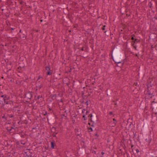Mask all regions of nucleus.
Returning <instances> with one entry per match:
<instances>
[{"mask_svg":"<svg viewBox=\"0 0 157 157\" xmlns=\"http://www.w3.org/2000/svg\"><path fill=\"white\" fill-rule=\"evenodd\" d=\"M85 104H86V105L87 106L88 104V101H87L85 102Z\"/></svg>","mask_w":157,"mask_h":157,"instance_id":"nucleus-30","label":"nucleus"},{"mask_svg":"<svg viewBox=\"0 0 157 157\" xmlns=\"http://www.w3.org/2000/svg\"><path fill=\"white\" fill-rule=\"evenodd\" d=\"M140 40H139L136 38V39H135L134 40L132 41V43L134 44H135L137 43L138 42H140Z\"/></svg>","mask_w":157,"mask_h":157,"instance_id":"nucleus-8","label":"nucleus"},{"mask_svg":"<svg viewBox=\"0 0 157 157\" xmlns=\"http://www.w3.org/2000/svg\"><path fill=\"white\" fill-rule=\"evenodd\" d=\"M55 145V144L54 142H52L51 143V148L53 149L54 148V147Z\"/></svg>","mask_w":157,"mask_h":157,"instance_id":"nucleus-10","label":"nucleus"},{"mask_svg":"<svg viewBox=\"0 0 157 157\" xmlns=\"http://www.w3.org/2000/svg\"><path fill=\"white\" fill-rule=\"evenodd\" d=\"M49 118H52V119H53V117H49Z\"/></svg>","mask_w":157,"mask_h":157,"instance_id":"nucleus-54","label":"nucleus"},{"mask_svg":"<svg viewBox=\"0 0 157 157\" xmlns=\"http://www.w3.org/2000/svg\"><path fill=\"white\" fill-rule=\"evenodd\" d=\"M20 137H21V138H24V135H21L20 136H17V138H20Z\"/></svg>","mask_w":157,"mask_h":157,"instance_id":"nucleus-23","label":"nucleus"},{"mask_svg":"<svg viewBox=\"0 0 157 157\" xmlns=\"http://www.w3.org/2000/svg\"><path fill=\"white\" fill-rule=\"evenodd\" d=\"M19 32H20V33H21V30H20L19 31Z\"/></svg>","mask_w":157,"mask_h":157,"instance_id":"nucleus-64","label":"nucleus"},{"mask_svg":"<svg viewBox=\"0 0 157 157\" xmlns=\"http://www.w3.org/2000/svg\"><path fill=\"white\" fill-rule=\"evenodd\" d=\"M135 56H136L137 57H138V55H137V54H135Z\"/></svg>","mask_w":157,"mask_h":157,"instance_id":"nucleus-51","label":"nucleus"},{"mask_svg":"<svg viewBox=\"0 0 157 157\" xmlns=\"http://www.w3.org/2000/svg\"><path fill=\"white\" fill-rule=\"evenodd\" d=\"M110 55L111 56L113 60L115 63H122L123 56L120 52V48L119 47L115 48Z\"/></svg>","mask_w":157,"mask_h":157,"instance_id":"nucleus-1","label":"nucleus"},{"mask_svg":"<svg viewBox=\"0 0 157 157\" xmlns=\"http://www.w3.org/2000/svg\"><path fill=\"white\" fill-rule=\"evenodd\" d=\"M132 46L133 47V48L135 49V50H137L136 46L134 44L132 43Z\"/></svg>","mask_w":157,"mask_h":157,"instance_id":"nucleus-19","label":"nucleus"},{"mask_svg":"<svg viewBox=\"0 0 157 157\" xmlns=\"http://www.w3.org/2000/svg\"><path fill=\"white\" fill-rule=\"evenodd\" d=\"M46 118L44 117L42 119V120L43 121H46Z\"/></svg>","mask_w":157,"mask_h":157,"instance_id":"nucleus-31","label":"nucleus"},{"mask_svg":"<svg viewBox=\"0 0 157 157\" xmlns=\"http://www.w3.org/2000/svg\"><path fill=\"white\" fill-rule=\"evenodd\" d=\"M10 97L8 95L7 97H5V98L3 99L4 105H11V103L10 102H11L12 103V105H13V101L12 100H10Z\"/></svg>","mask_w":157,"mask_h":157,"instance_id":"nucleus-3","label":"nucleus"},{"mask_svg":"<svg viewBox=\"0 0 157 157\" xmlns=\"http://www.w3.org/2000/svg\"><path fill=\"white\" fill-rule=\"evenodd\" d=\"M113 121H116V119H115V118H113Z\"/></svg>","mask_w":157,"mask_h":157,"instance_id":"nucleus-45","label":"nucleus"},{"mask_svg":"<svg viewBox=\"0 0 157 157\" xmlns=\"http://www.w3.org/2000/svg\"><path fill=\"white\" fill-rule=\"evenodd\" d=\"M33 95L31 92H29L25 95V97L27 98L29 100H31Z\"/></svg>","mask_w":157,"mask_h":157,"instance_id":"nucleus-4","label":"nucleus"},{"mask_svg":"<svg viewBox=\"0 0 157 157\" xmlns=\"http://www.w3.org/2000/svg\"><path fill=\"white\" fill-rule=\"evenodd\" d=\"M93 123H94L93 122V123H92V124H90V123H88V124L90 125H91V126L93 127L94 126V124Z\"/></svg>","mask_w":157,"mask_h":157,"instance_id":"nucleus-27","label":"nucleus"},{"mask_svg":"<svg viewBox=\"0 0 157 157\" xmlns=\"http://www.w3.org/2000/svg\"><path fill=\"white\" fill-rule=\"evenodd\" d=\"M2 118L4 119L5 120V121H6L8 119V117L7 116H6L5 115H4L2 117Z\"/></svg>","mask_w":157,"mask_h":157,"instance_id":"nucleus-16","label":"nucleus"},{"mask_svg":"<svg viewBox=\"0 0 157 157\" xmlns=\"http://www.w3.org/2000/svg\"><path fill=\"white\" fill-rule=\"evenodd\" d=\"M21 144H23V145H25L26 144V142L24 140H21Z\"/></svg>","mask_w":157,"mask_h":157,"instance_id":"nucleus-17","label":"nucleus"},{"mask_svg":"<svg viewBox=\"0 0 157 157\" xmlns=\"http://www.w3.org/2000/svg\"><path fill=\"white\" fill-rule=\"evenodd\" d=\"M51 96H52V98L53 100H54V99H56V94L51 95Z\"/></svg>","mask_w":157,"mask_h":157,"instance_id":"nucleus-15","label":"nucleus"},{"mask_svg":"<svg viewBox=\"0 0 157 157\" xmlns=\"http://www.w3.org/2000/svg\"><path fill=\"white\" fill-rule=\"evenodd\" d=\"M10 70H11V69H9V70H8V71H7V72H8V71H10Z\"/></svg>","mask_w":157,"mask_h":157,"instance_id":"nucleus-61","label":"nucleus"},{"mask_svg":"<svg viewBox=\"0 0 157 157\" xmlns=\"http://www.w3.org/2000/svg\"><path fill=\"white\" fill-rule=\"evenodd\" d=\"M89 130H90V131H89V132H90V131H93V129L92 128L90 127L89 128H88Z\"/></svg>","mask_w":157,"mask_h":157,"instance_id":"nucleus-26","label":"nucleus"},{"mask_svg":"<svg viewBox=\"0 0 157 157\" xmlns=\"http://www.w3.org/2000/svg\"><path fill=\"white\" fill-rule=\"evenodd\" d=\"M149 4H151V5H150V8H151V5H152V4H151V2H150L149 3Z\"/></svg>","mask_w":157,"mask_h":157,"instance_id":"nucleus-46","label":"nucleus"},{"mask_svg":"<svg viewBox=\"0 0 157 157\" xmlns=\"http://www.w3.org/2000/svg\"><path fill=\"white\" fill-rule=\"evenodd\" d=\"M45 69L47 71V75H52V73L50 71V67H46L45 68Z\"/></svg>","mask_w":157,"mask_h":157,"instance_id":"nucleus-6","label":"nucleus"},{"mask_svg":"<svg viewBox=\"0 0 157 157\" xmlns=\"http://www.w3.org/2000/svg\"><path fill=\"white\" fill-rule=\"evenodd\" d=\"M33 31H35L36 32H38L39 31V30H34Z\"/></svg>","mask_w":157,"mask_h":157,"instance_id":"nucleus-39","label":"nucleus"},{"mask_svg":"<svg viewBox=\"0 0 157 157\" xmlns=\"http://www.w3.org/2000/svg\"><path fill=\"white\" fill-rule=\"evenodd\" d=\"M105 153L103 152V151L101 152V154L103 155Z\"/></svg>","mask_w":157,"mask_h":157,"instance_id":"nucleus-47","label":"nucleus"},{"mask_svg":"<svg viewBox=\"0 0 157 157\" xmlns=\"http://www.w3.org/2000/svg\"><path fill=\"white\" fill-rule=\"evenodd\" d=\"M126 16L128 17H129L130 16V14H128L127 13L126 14Z\"/></svg>","mask_w":157,"mask_h":157,"instance_id":"nucleus-44","label":"nucleus"},{"mask_svg":"<svg viewBox=\"0 0 157 157\" xmlns=\"http://www.w3.org/2000/svg\"><path fill=\"white\" fill-rule=\"evenodd\" d=\"M36 128H32V129H36Z\"/></svg>","mask_w":157,"mask_h":157,"instance_id":"nucleus-55","label":"nucleus"},{"mask_svg":"<svg viewBox=\"0 0 157 157\" xmlns=\"http://www.w3.org/2000/svg\"><path fill=\"white\" fill-rule=\"evenodd\" d=\"M86 111V110L85 109H83L82 111V113H84L85 111Z\"/></svg>","mask_w":157,"mask_h":157,"instance_id":"nucleus-34","label":"nucleus"},{"mask_svg":"<svg viewBox=\"0 0 157 157\" xmlns=\"http://www.w3.org/2000/svg\"><path fill=\"white\" fill-rule=\"evenodd\" d=\"M147 94L149 95L151 98H152V96H154V95H153V93H151L149 91H147Z\"/></svg>","mask_w":157,"mask_h":157,"instance_id":"nucleus-9","label":"nucleus"},{"mask_svg":"<svg viewBox=\"0 0 157 157\" xmlns=\"http://www.w3.org/2000/svg\"><path fill=\"white\" fill-rule=\"evenodd\" d=\"M124 61H123V62L122 63V64L123 65L124 64Z\"/></svg>","mask_w":157,"mask_h":157,"instance_id":"nucleus-62","label":"nucleus"},{"mask_svg":"<svg viewBox=\"0 0 157 157\" xmlns=\"http://www.w3.org/2000/svg\"><path fill=\"white\" fill-rule=\"evenodd\" d=\"M8 95H6V94H4L3 95H2L1 96V97L3 98V99H4V98H5L6 97H7Z\"/></svg>","mask_w":157,"mask_h":157,"instance_id":"nucleus-21","label":"nucleus"},{"mask_svg":"<svg viewBox=\"0 0 157 157\" xmlns=\"http://www.w3.org/2000/svg\"><path fill=\"white\" fill-rule=\"evenodd\" d=\"M12 109L15 112H17L20 111V108H19V106L18 105L14 106L13 108Z\"/></svg>","mask_w":157,"mask_h":157,"instance_id":"nucleus-7","label":"nucleus"},{"mask_svg":"<svg viewBox=\"0 0 157 157\" xmlns=\"http://www.w3.org/2000/svg\"><path fill=\"white\" fill-rule=\"evenodd\" d=\"M21 68V67H19L18 68V69L19 70V69H20Z\"/></svg>","mask_w":157,"mask_h":157,"instance_id":"nucleus-57","label":"nucleus"},{"mask_svg":"<svg viewBox=\"0 0 157 157\" xmlns=\"http://www.w3.org/2000/svg\"><path fill=\"white\" fill-rule=\"evenodd\" d=\"M114 105H117V103H114Z\"/></svg>","mask_w":157,"mask_h":157,"instance_id":"nucleus-56","label":"nucleus"},{"mask_svg":"<svg viewBox=\"0 0 157 157\" xmlns=\"http://www.w3.org/2000/svg\"><path fill=\"white\" fill-rule=\"evenodd\" d=\"M50 122H51V123H53V121H52V120H50Z\"/></svg>","mask_w":157,"mask_h":157,"instance_id":"nucleus-53","label":"nucleus"},{"mask_svg":"<svg viewBox=\"0 0 157 157\" xmlns=\"http://www.w3.org/2000/svg\"><path fill=\"white\" fill-rule=\"evenodd\" d=\"M151 142V140H150L149 141V143H150V142Z\"/></svg>","mask_w":157,"mask_h":157,"instance_id":"nucleus-63","label":"nucleus"},{"mask_svg":"<svg viewBox=\"0 0 157 157\" xmlns=\"http://www.w3.org/2000/svg\"><path fill=\"white\" fill-rule=\"evenodd\" d=\"M94 135L96 136L97 137H98L99 136V135L97 133H95Z\"/></svg>","mask_w":157,"mask_h":157,"instance_id":"nucleus-32","label":"nucleus"},{"mask_svg":"<svg viewBox=\"0 0 157 157\" xmlns=\"http://www.w3.org/2000/svg\"><path fill=\"white\" fill-rule=\"evenodd\" d=\"M60 102H62V103H63V100L62 99H61L60 101Z\"/></svg>","mask_w":157,"mask_h":157,"instance_id":"nucleus-41","label":"nucleus"},{"mask_svg":"<svg viewBox=\"0 0 157 157\" xmlns=\"http://www.w3.org/2000/svg\"><path fill=\"white\" fill-rule=\"evenodd\" d=\"M134 85H135L136 86H139L140 85V83H138L137 82H135L134 84Z\"/></svg>","mask_w":157,"mask_h":157,"instance_id":"nucleus-20","label":"nucleus"},{"mask_svg":"<svg viewBox=\"0 0 157 157\" xmlns=\"http://www.w3.org/2000/svg\"><path fill=\"white\" fill-rule=\"evenodd\" d=\"M5 105H4V104H3V101L0 99V107H2Z\"/></svg>","mask_w":157,"mask_h":157,"instance_id":"nucleus-12","label":"nucleus"},{"mask_svg":"<svg viewBox=\"0 0 157 157\" xmlns=\"http://www.w3.org/2000/svg\"><path fill=\"white\" fill-rule=\"evenodd\" d=\"M26 37V36H23V39H25V38Z\"/></svg>","mask_w":157,"mask_h":157,"instance_id":"nucleus-50","label":"nucleus"},{"mask_svg":"<svg viewBox=\"0 0 157 157\" xmlns=\"http://www.w3.org/2000/svg\"><path fill=\"white\" fill-rule=\"evenodd\" d=\"M49 110L50 111H51V110H52V109H51V108H49Z\"/></svg>","mask_w":157,"mask_h":157,"instance_id":"nucleus-48","label":"nucleus"},{"mask_svg":"<svg viewBox=\"0 0 157 157\" xmlns=\"http://www.w3.org/2000/svg\"><path fill=\"white\" fill-rule=\"evenodd\" d=\"M42 86L41 85H38V86H36V87L38 89H41V88H42Z\"/></svg>","mask_w":157,"mask_h":157,"instance_id":"nucleus-18","label":"nucleus"},{"mask_svg":"<svg viewBox=\"0 0 157 157\" xmlns=\"http://www.w3.org/2000/svg\"><path fill=\"white\" fill-rule=\"evenodd\" d=\"M14 29L13 28H11V30H13Z\"/></svg>","mask_w":157,"mask_h":157,"instance_id":"nucleus-49","label":"nucleus"},{"mask_svg":"<svg viewBox=\"0 0 157 157\" xmlns=\"http://www.w3.org/2000/svg\"><path fill=\"white\" fill-rule=\"evenodd\" d=\"M16 128L13 127H7V130L9 131L10 133H13L15 131Z\"/></svg>","mask_w":157,"mask_h":157,"instance_id":"nucleus-5","label":"nucleus"},{"mask_svg":"<svg viewBox=\"0 0 157 157\" xmlns=\"http://www.w3.org/2000/svg\"><path fill=\"white\" fill-rule=\"evenodd\" d=\"M106 26L105 25H103V27L102 28V29L103 30H104L105 29V27Z\"/></svg>","mask_w":157,"mask_h":157,"instance_id":"nucleus-25","label":"nucleus"},{"mask_svg":"<svg viewBox=\"0 0 157 157\" xmlns=\"http://www.w3.org/2000/svg\"><path fill=\"white\" fill-rule=\"evenodd\" d=\"M147 124L146 123L145 125H144V127L145 129H147Z\"/></svg>","mask_w":157,"mask_h":157,"instance_id":"nucleus-24","label":"nucleus"},{"mask_svg":"<svg viewBox=\"0 0 157 157\" xmlns=\"http://www.w3.org/2000/svg\"><path fill=\"white\" fill-rule=\"evenodd\" d=\"M136 152L137 153H139V151L138 149H136Z\"/></svg>","mask_w":157,"mask_h":157,"instance_id":"nucleus-37","label":"nucleus"},{"mask_svg":"<svg viewBox=\"0 0 157 157\" xmlns=\"http://www.w3.org/2000/svg\"><path fill=\"white\" fill-rule=\"evenodd\" d=\"M81 50H82V51H83L84 50V49L83 47L81 49Z\"/></svg>","mask_w":157,"mask_h":157,"instance_id":"nucleus-43","label":"nucleus"},{"mask_svg":"<svg viewBox=\"0 0 157 157\" xmlns=\"http://www.w3.org/2000/svg\"><path fill=\"white\" fill-rule=\"evenodd\" d=\"M133 147V145H132V144L131 146V147L132 148V147Z\"/></svg>","mask_w":157,"mask_h":157,"instance_id":"nucleus-52","label":"nucleus"},{"mask_svg":"<svg viewBox=\"0 0 157 157\" xmlns=\"http://www.w3.org/2000/svg\"><path fill=\"white\" fill-rule=\"evenodd\" d=\"M23 2L22 1H21L20 2V4L21 5H22L23 4Z\"/></svg>","mask_w":157,"mask_h":157,"instance_id":"nucleus-36","label":"nucleus"},{"mask_svg":"<svg viewBox=\"0 0 157 157\" xmlns=\"http://www.w3.org/2000/svg\"><path fill=\"white\" fill-rule=\"evenodd\" d=\"M127 157H128V156L129 154H128L127 153Z\"/></svg>","mask_w":157,"mask_h":157,"instance_id":"nucleus-59","label":"nucleus"},{"mask_svg":"<svg viewBox=\"0 0 157 157\" xmlns=\"http://www.w3.org/2000/svg\"><path fill=\"white\" fill-rule=\"evenodd\" d=\"M89 118L88 119L93 123H94L97 121L98 119L96 117L95 114H94L93 115L92 113L90 114L88 116Z\"/></svg>","mask_w":157,"mask_h":157,"instance_id":"nucleus-2","label":"nucleus"},{"mask_svg":"<svg viewBox=\"0 0 157 157\" xmlns=\"http://www.w3.org/2000/svg\"><path fill=\"white\" fill-rule=\"evenodd\" d=\"M51 131L52 132H55L56 134L57 133V132H56V128L54 127H53L51 128Z\"/></svg>","mask_w":157,"mask_h":157,"instance_id":"nucleus-11","label":"nucleus"},{"mask_svg":"<svg viewBox=\"0 0 157 157\" xmlns=\"http://www.w3.org/2000/svg\"><path fill=\"white\" fill-rule=\"evenodd\" d=\"M136 36L134 34H133L132 35L131 39L132 40H133H133H134L135 39H136Z\"/></svg>","mask_w":157,"mask_h":157,"instance_id":"nucleus-13","label":"nucleus"},{"mask_svg":"<svg viewBox=\"0 0 157 157\" xmlns=\"http://www.w3.org/2000/svg\"><path fill=\"white\" fill-rule=\"evenodd\" d=\"M83 117L84 118V120H86L87 119V118L85 117V115H83Z\"/></svg>","mask_w":157,"mask_h":157,"instance_id":"nucleus-29","label":"nucleus"},{"mask_svg":"<svg viewBox=\"0 0 157 157\" xmlns=\"http://www.w3.org/2000/svg\"><path fill=\"white\" fill-rule=\"evenodd\" d=\"M127 157H128V156L129 154H128L127 153Z\"/></svg>","mask_w":157,"mask_h":157,"instance_id":"nucleus-60","label":"nucleus"},{"mask_svg":"<svg viewBox=\"0 0 157 157\" xmlns=\"http://www.w3.org/2000/svg\"><path fill=\"white\" fill-rule=\"evenodd\" d=\"M7 116L8 117H9V118H13V117H14V116L13 114H8L7 115Z\"/></svg>","mask_w":157,"mask_h":157,"instance_id":"nucleus-14","label":"nucleus"},{"mask_svg":"<svg viewBox=\"0 0 157 157\" xmlns=\"http://www.w3.org/2000/svg\"><path fill=\"white\" fill-rule=\"evenodd\" d=\"M52 136L53 137H56V135L55 134H52Z\"/></svg>","mask_w":157,"mask_h":157,"instance_id":"nucleus-42","label":"nucleus"},{"mask_svg":"<svg viewBox=\"0 0 157 157\" xmlns=\"http://www.w3.org/2000/svg\"><path fill=\"white\" fill-rule=\"evenodd\" d=\"M40 21L41 22H42L43 21V20H40Z\"/></svg>","mask_w":157,"mask_h":157,"instance_id":"nucleus-58","label":"nucleus"},{"mask_svg":"<svg viewBox=\"0 0 157 157\" xmlns=\"http://www.w3.org/2000/svg\"><path fill=\"white\" fill-rule=\"evenodd\" d=\"M40 78H41V76H39L37 78V80L39 79Z\"/></svg>","mask_w":157,"mask_h":157,"instance_id":"nucleus-40","label":"nucleus"},{"mask_svg":"<svg viewBox=\"0 0 157 157\" xmlns=\"http://www.w3.org/2000/svg\"><path fill=\"white\" fill-rule=\"evenodd\" d=\"M106 91L108 92L107 93V94H106L107 95V96H108L109 95V94H111V93L110 92V91L109 90H106Z\"/></svg>","mask_w":157,"mask_h":157,"instance_id":"nucleus-22","label":"nucleus"},{"mask_svg":"<svg viewBox=\"0 0 157 157\" xmlns=\"http://www.w3.org/2000/svg\"><path fill=\"white\" fill-rule=\"evenodd\" d=\"M42 98V96L39 95L37 97V99H39L40 98Z\"/></svg>","mask_w":157,"mask_h":157,"instance_id":"nucleus-28","label":"nucleus"},{"mask_svg":"<svg viewBox=\"0 0 157 157\" xmlns=\"http://www.w3.org/2000/svg\"><path fill=\"white\" fill-rule=\"evenodd\" d=\"M47 111H45V113L44 114V115L45 116H46L47 115Z\"/></svg>","mask_w":157,"mask_h":157,"instance_id":"nucleus-33","label":"nucleus"},{"mask_svg":"<svg viewBox=\"0 0 157 157\" xmlns=\"http://www.w3.org/2000/svg\"><path fill=\"white\" fill-rule=\"evenodd\" d=\"M113 112H110L109 113V114H110V115H112L113 114Z\"/></svg>","mask_w":157,"mask_h":157,"instance_id":"nucleus-38","label":"nucleus"},{"mask_svg":"<svg viewBox=\"0 0 157 157\" xmlns=\"http://www.w3.org/2000/svg\"><path fill=\"white\" fill-rule=\"evenodd\" d=\"M89 113V111H86V115H87Z\"/></svg>","mask_w":157,"mask_h":157,"instance_id":"nucleus-35","label":"nucleus"}]
</instances>
